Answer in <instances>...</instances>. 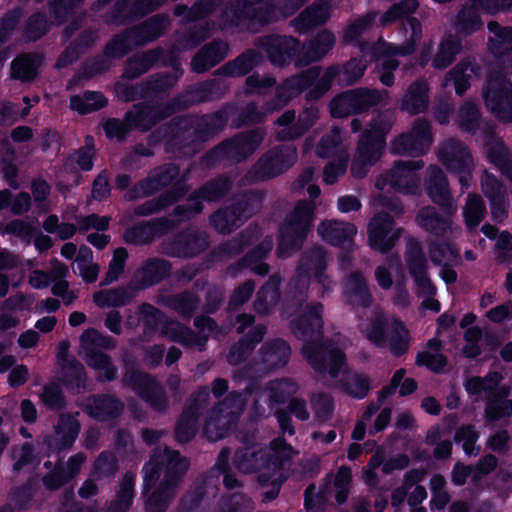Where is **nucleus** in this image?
<instances>
[{
    "instance_id": "obj_1",
    "label": "nucleus",
    "mask_w": 512,
    "mask_h": 512,
    "mask_svg": "<svg viewBox=\"0 0 512 512\" xmlns=\"http://www.w3.org/2000/svg\"><path fill=\"white\" fill-rule=\"evenodd\" d=\"M322 313L323 305L312 303L292 322L294 335L304 341L302 355L325 385L336 387L340 384L351 397L363 399L371 389V379L365 374L354 372L346 373L338 380L340 374L345 372L346 359L340 348L321 342Z\"/></svg>"
},
{
    "instance_id": "obj_2",
    "label": "nucleus",
    "mask_w": 512,
    "mask_h": 512,
    "mask_svg": "<svg viewBox=\"0 0 512 512\" xmlns=\"http://www.w3.org/2000/svg\"><path fill=\"white\" fill-rule=\"evenodd\" d=\"M488 46L498 59L500 71L490 72L483 88V98L487 109L500 121H512V83L506 78L512 73V28L501 26L496 21L487 25Z\"/></svg>"
},
{
    "instance_id": "obj_3",
    "label": "nucleus",
    "mask_w": 512,
    "mask_h": 512,
    "mask_svg": "<svg viewBox=\"0 0 512 512\" xmlns=\"http://www.w3.org/2000/svg\"><path fill=\"white\" fill-rule=\"evenodd\" d=\"M189 467V460L178 451L166 446L154 449L150 460L143 467V490L147 493L159 486L148 496L145 503L146 512H165L176 495L178 485Z\"/></svg>"
},
{
    "instance_id": "obj_4",
    "label": "nucleus",
    "mask_w": 512,
    "mask_h": 512,
    "mask_svg": "<svg viewBox=\"0 0 512 512\" xmlns=\"http://www.w3.org/2000/svg\"><path fill=\"white\" fill-rule=\"evenodd\" d=\"M308 0H234L222 14V27L239 26L245 22L268 24L279 16L293 15Z\"/></svg>"
},
{
    "instance_id": "obj_5",
    "label": "nucleus",
    "mask_w": 512,
    "mask_h": 512,
    "mask_svg": "<svg viewBox=\"0 0 512 512\" xmlns=\"http://www.w3.org/2000/svg\"><path fill=\"white\" fill-rule=\"evenodd\" d=\"M293 453L290 445L277 438L267 447L251 446L237 450L233 463L243 473L257 474L258 481L264 485L271 477L282 473L283 462L290 459Z\"/></svg>"
},
{
    "instance_id": "obj_6",
    "label": "nucleus",
    "mask_w": 512,
    "mask_h": 512,
    "mask_svg": "<svg viewBox=\"0 0 512 512\" xmlns=\"http://www.w3.org/2000/svg\"><path fill=\"white\" fill-rule=\"evenodd\" d=\"M320 76V67H311L298 75L286 79L276 88L275 98L266 103L264 112H261L253 104H247L240 115L238 125L258 123L267 113H272L284 107L292 98L311 86Z\"/></svg>"
},
{
    "instance_id": "obj_7",
    "label": "nucleus",
    "mask_w": 512,
    "mask_h": 512,
    "mask_svg": "<svg viewBox=\"0 0 512 512\" xmlns=\"http://www.w3.org/2000/svg\"><path fill=\"white\" fill-rule=\"evenodd\" d=\"M313 203L302 200L287 214L279 229L277 256L287 258L298 251L312 226Z\"/></svg>"
},
{
    "instance_id": "obj_8",
    "label": "nucleus",
    "mask_w": 512,
    "mask_h": 512,
    "mask_svg": "<svg viewBox=\"0 0 512 512\" xmlns=\"http://www.w3.org/2000/svg\"><path fill=\"white\" fill-rule=\"evenodd\" d=\"M79 355L85 363L96 371L99 381H112L117 377V368L110 356L103 350L114 349L116 341L94 328L86 329L79 338Z\"/></svg>"
},
{
    "instance_id": "obj_9",
    "label": "nucleus",
    "mask_w": 512,
    "mask_h": 512,
    "mask_svg": "<svg viewBox=\"0 0 512 512\" xmlns=\"http://www.w3.org/2000/svg\"><path fill=\"white\" fill-rule=\"evenodd\" d=\"M194 326L197 333L180 322L169 321L162 326L161 335L187 348L203 351L210 336L217 338L226 334V330L219 327L210 317H196Z\"/></svg>"
},
{
    "instance_id": "obj_10",
    "label": "nucleus",
    "mask_w": 512,
    "mask_h": 512,
    "mask_svg": "<svg viewBox=\"0 0 512 512\" xmlns=\"http://www.w3.org/2000/svg\"><path fill=\"white\" fill-rule=\"evenodd\" d=\"M246 396L232 391L219 401L210 411L204 426V433L211 441L223 438L239 417L246 406Z\"/></svg>"
},
{
    "instance_id": "obj_11",
    "label": "nucleus",
    "mask_w": 512,
    "mask_h": 512,
    "mask_svg": "<svg viewBox=\"0 0 512 512\" xmlns=\"http://www.w3.org/2000/svg\"><path fill=\"white\" fill-rule=\"evenodd\" d=\"M423 167L422 160L396 161L389 170L377 177L375 186L383 190L389 185L397 192L415 194L420 187L417 171Z\"/></svg>"
},
{
    "instance_id": "obj_12",
    "label": "nucleus",
    "mask_w": 512,
    "mask_h": 512,
    "mask_svg": "<svg viewBox=\"0 0 512 512\" xmlns=\"http://www.w3.org/2000/svg\"><path fill=\"white\" fill-rule=\"evenodd\" d=\"M437 157L448 171L458 176L464 193L470 185L474 168L471 153L466 145L454 139L444 141L437 149Z\"/></svg>"
},
{
    "instance_id": "obj_13",
    "label": "nucleus",
    "mask_w": 512,
    "mask_h": 512,
    "mask_svg": "<svg viewBox=\"0 0 512 512\" xmlns=\"http://www.w3.org/2000/svg\"><path fill=\"white\" fill-rule=\"evenodd\" d=\"M122 382L155 411L164 413L169 408V400L163 386L152 375L130 369L125 372Z\"/></svg>"
},
{
    "instance_id": "obj_14",
    "label": "nucleus",
    "mask_w": 512,
    "mask_h": 512,
    "mask_svg": "<svg viewBox=\"0 0 512 512\" xmlns=\"http://www.w3.org/2000/svg\"><path fill=\"white\" fill-rule=\"evenodd\" d=\"M329 257L322 247H313L301 257L296 274L289 284V294L298 302L306 299L310 272L314 275L326 269Z\"/></svg>"
},
{
    "instance_id": "obj_15",
    "label": "nucleus",
    "mask_w": 512,
    "mask_h": 512,
    "mask_svg": "<svg viewBox=\"0 0 512 512\" xmlns=\"http://www.w3.org/2000/svg\"><path fill=\"white\" fill-rule=\"evenodd\" d=\"M296 160L297 150L294 145H279L263 154L253 166L251 173L257 180L270 179L287 171Z\"/></svg>"
},
{
    "instance_id": "obj_16",
    "label": "nucleus",
    "mask_w": 512,
    "mask_h": 512,
    "mask_svg": "<svg viewBox=\"0 0 512 512\" xmlns=\"http://www.w3.org/2000/svg\"><path fill=\"white\" fill-rule=\"evenodd\" d=\"M405 260L417 296H434L437 289L427 274L428 264L422 252L421 244L413 238L407 239Z\"/></svg>"
},
{
    "instance_id": "obj_17",
    "label": "nucleus",
    "mask_w": 512,
    "mask_h": 512,
    "mask_svg": "<svg viewBox=\"0 0 512 512\" xmlns=\"http://www.w3.org/2000/svg\"><path fill=\"white\" fill-rule=\"evenodd\" d=\"M406 40L401 45L379 41L376 47L367 43L360 45L363 56L371 54V59L380 55H410L412 54L422 39V25L415 17L407 19L406 26L404 27Z\"/></svg>"
},
{
    "instance_id": "obj_18",
    "label": "nucleus",
    "mask_w": 512,
    "mask_h": 512,
    "mask_svg": "<svg viewBox=\"0 0 512 512\" xmlns=\"http://www.w3.org/2000/svg\"><path fill=\"white\" fill-rule=\"evenodd\" d=\"M431 144L430 124L418 118L414 121L409 133L402 134L391 141L390 150L393 154L419 156L426 153Z\"/></svg>"
},
{
    "instance_id": "obj_19",
    "label": "nucleus",
    "mask_w": 512,
    "mask_h": 512,
    "mask_svg": "<svg viewBox=\"0 0 512 512\" xmlns=\"http://www.w3.org/2000/svg\"><path fill=\"white\" fill-rule=\"evenodd\" d=\"M298 391V384L289 378H281L269 381L264 387L256 389L254 393V413L264 417L268 413L263 403H267L269 411L277 404L285 402L287 398Z\"/></svg>"
},
{
    "instance_id": "obj_20",
    "label": "nucleus",
    "mask_w": 512,
    "mask_h": 512,
    "mask_svg": "<svg viewBox=\"0 0 512 512\" xmlns=\"http://www.w3.org/2000/svg\"><path fill=\"white\" fill-rule=\"evenodd\" d=\"M318 119L319 110L315 106L305 108L297 118L293 110H286L275 122L281 127L276 131V139L280 141L298 139L312 128Z\"/></svg>"
},
{
    "instance_id": "obj_21",
    "label": "nucleus",
    "mask_w": 512,
    "mask_h": 512,
    "mask_svg": "<svg viewBox=\"0 0 512 512\" xmlns=\"http://www.w3.org/2000/svg\"><path fill=\"white\" fill-rule=\"evenodd\" d=\"M367 233L370 247L386 253L395 246L403 229L395 227L394 220L388 213H378L369 221Z\"/></svg>"
},
{
    "instance_id": "obj_22",
    "label": "nucleus",
    "mask_w": 512,
    "mask_h": 512,
    "mask_svg": "<svg viewBox=\"0 0 512 512\" xmlns=\"http://www.w3.org/2000/svg\"><path fill=\"white\" fill-rule=\"evenodd\" d=\"M209 404V391L200 388L195 392L175 427V437L180 443L190 441L198 431V419L202 409Z\"/></svg>"
},
{
    "instance_id": "obj_23",
    "label": "nucleus",
    "mask_w": 512,
    "mask_h": 512,
    "mask_svg": "<svg viewBox=\"0 0 512 512\" xmlns=\"http://www.w3.org/2000/svg\"><path fill=\"white\" fill-rule=\"evenodd\" d=\"M263 139L264 132L261 129L239 134L217 146L213 150V155L217 159L227 158L239 162L251 155L259 147Z\"/></svg>"
},
{
    "instance_id": "obj_24",
    "label": "nucleus",
    "mask_w": 512,
    "mask_h": 512,
    "mask_svg": "<svg viewBox=\"0 0 512 512\" xmlns=\"http://www.w3.org/2000/svg\"><path fill=\"white\" fill-rule=\"evenodd\" d=\"M386 145L382 137L373 138L371 133H363L351 165V173L357 178L364 177L370 168L381 158Z\"/></svg>"
},
{
    "instance_id": "obj_25",
    "label": "nucleus",
    "mask_w": 512,
    "mask_h": 512,
    "mask_svg": "<svg viewBox=\"0 0 512 512\" xmlns=\"http://www.w3.org/2000/svg\"><path fill=\"white\" fill-rule=\"evenodd\" d=\"M229 187V182L224 178L208 182L197 193L188 199L186 205L178 206L175 209V214L179 216L178 221H182L185 218H190L191 216L201 212L203 209L201 200H217L225 195V193L229 190Z\"/></svg>"
},
{
    "instance_id": "obj_26",
    "label": "nucleus",
    "mask_w": 512,
    "mask_h": 512,
    "mask_svg": "<svg viewBox=\"0 0 512 512\" xmlns=\"http://www.w3.org/2000/svg\"><path fill=\"white\" fill-rule=\"evenodd\" d=\"M179 175V169L174 164H166L153 170L149 176L140 181L130 189L125 198L132 201L140 197H145L157 192L159 189L171 184Z\"/></svg>"
},
{
    "instance_id": "obj_27",
    "label": "nucleus",
    "mask_w": 512,
    "mask_h": 512,
    "mask_svg": "<svg viewBox=\"0 0 512 512\" xmlns=\"http://www.w3.org/2000/svg\"><path fill=\"white\" fill-rule=\"evenodd\" d=\"M257 46L267 53L273 65L284 66L290 62L298 40L291 36L269 35L260 38Z\"/></svg>"
},
{
    "instance_id": "obj_28",
    "label": "nucleus",
    "mask_w": 512,
    "mask_h": 512,
    "mask_svg": "<svg viewBox=\"0 0 512 512\" xmlns=\"http://www.w3.org/2000/svg\"><path fill=\"white\" fill-rule=\"evenodd\" d=\"M206 233L190 231L180 234L175 240L165 243L163 251L177 257H193L205 251L208 247Z\"/></svg>"
},
{
    "instance_id": "obj_29",
    "label": "nucleus",
    "mask_w": 512,
    "mask_h": 512,
    "mask_svg": "<svg viewBox=\"0 0 512 512\" xmlns=\"http://www.w3.org/2000/svg\"><path fill=\"white\" fill-rule=\"evenodd\" d=\"M166 0H122L118 2L114 9L107 15L106 21L110 24H124L128 20L143 16Z\"/></svg>"
},
{
    "instance_id": "obj_30",
    "label": "nucleus",
    "mask_w": 512,
    "mask_h": 512,
    "mask_svg": "<svg viewBox=\"0 0 512 512\" xmlns=\"http://www.w3.org/2000/svg\"><path fill=\"white\" fill-rule=\"evenodd\" d=\"M342 295L345 303L353 307H369L373 302L367 280L360 271L345 276Z\"/></svg>"
},
{
    "instance_id": "obj_31",
    "label": "nucleus",
    "mask_w": 512,
    "mask_h": 512,
    "mask_svg": "<svg viewBox=\"0 0 512 512\" xmlns=\"http://www.w3.org/2000/svg\"><path fill=\"white\" fill-rule=\"evenodd\" d=\"M332 4L329 0H316L306 7L291 21L298 33H306L310 29L325 24L331 17Z\"/></svg>"
},
{
    "instance_id": "obj_32",
    "label": "nucleus",
    "mask_w": 512,
    "mask_h": 512,
    "mask_svg": "<svg viewBox=\"0 0 512 512\" xmlns=\"http://www.w3.org/2000/svg\"><path fill=\"white\" fill-rule=\"evenodd\" d=\"M317 231L325 242L343 248H350L353 245V238L357 233L354 224L339 220L322 221Z\"/></svg>"
},
{
    "instance_id": "obj_33",
    "label": "nucleus",
    "mask_w": 512,
    "mask_h": 512,
    "mask_svg": "<svg viewBox=\"0 0 512 512\" xmlns=\"http://www.w3.org/2000/svg\"><path fill=\"white\" fill-rule=\"evenodd\" d=\"M335 43L336 37L331 31L327 29L320 31L303 46L302 52L296 60V65L301 67L311 62L320 61L332 50Z\"/></svg>"
},
{
    "instance_id": "obj_34",
    "label": "nucleus",
    "mask_w": 512,
    "mask_h": 512,
    "mask_svg": "<svg viewBox=\"0 0 512 512\" xmlns=\"http://www.w3.org/2000/svg\"><path fill=\"white\" fill-rule=\"evenodd\" d=\"M481 8L476 3L468 0L451 19V25L455 31L463 36H470L484 27L480 17Z\"/></svg>"
},
{
    "instance_id": "obj_35",
    "label": "nucleus",
    "mask_w": 512,
    "mask_h": 512,
    "mask_svg": "<svg viewBox=\"0 0 512 512\" xmlns=\"http://www.w3.org/2000/svg\"><path fill=\"white\" fill-rule=\"evenodd\" d=\"M429 106V84L424 78L411 83L402 96L400 109L410 115H417Z\"/></svg>"
},
{
    "instance_id": "obj_36",
    "label": "nucleus",
    "mask_w": 512,
    "mask_h": 512,
    "mask_svg": "<svg viewBox=\"0 0 512 512\" xmlns=\"http://www.w3.org/2000/svg\"><path fill=\"white\" fill-rule=\"evenodd\" d=\"M272 248L273 239L270 236L265 237L242 259L237 268L229 267L228 273L232 276H236L241 268H248L257 275H266L269 272V266L262 262V260L270 253Z\"/></svg>"
},
{
    "instance_id": "obj_37",
    "label": "nucleus",
    "mask_w": 512,
    "mask_h": 512,
    "mask_svg": "<svg viewBox=\"0 0 512 512\" xmlns=\"http://www.w3.org/2000/svg\"><path fill=\"white\" fill-rule=\"evenodd\" d=\"M425 187L434 203L441 206L451 205L449 183L444 172L439 167L431 165L427 168Z\"/></svg>"
},
{
    "instance_id": "obj_38",
    "label": "nucleus",
    "mask_w": 512,
    "mask_h": 512,
    "mask_svg": "<svg viewBox=\"0 0 512 512\" xmlns=\"http://www.w3.org/2000/svg\"><path fill=\"white\" fill-rule=\"evenodd\" d=\"M388 320L385 312L380 307H375L370 318L359 324L362 335L377 347H387L388 339L386 337V328Z\"/></svg>"
},
{
    "instance_id": "obj_39",
    "label": "nucleus",
    "mask_w": 512,
    "mask_h": 512,
    "mask_svg": "<svg viewBox=\"0 0 512 512\" xmlns=\"http://www.w3.org/2000/svg\"><path fill=\"white\" fill-rule=\"evenodd\" d=\"M290 356V346L284 340L278 338L265 342L259 350V360L269 370L284 367Z\"/></svg>"
},
{
    "instance_id": "obj_40",
    "label": "nucleus",
    "mask_w": 512,
    "mask_h": 512,
    "mask_svg": "<svg viewBox=\"0 0 512 512\" xmlns=\"http://www.w3.org/2000/svg\"><path fill=\"white\" fill-rule=\"evenodd\" d=\"M169 18L166 15H156L140 25L128 30V37L135 45H144L158 38L169 26Z\"/></svg>"
},
{
    "instance_id": "obj_41",
    "label": "nucleus",
    "mask_w": 512,
    "mask_h": 512,
    "mask_svg": "<svg viewBox=\"0 0 512 512\" xmlns=\"http://www.w3.org/2000/svg\"><path fill=\"white\" fill-rule=\"evenodd\" d=\"M124 410V404L111 395H97L88 398L86 411L99 420L105 421L118 417Z\"/></svg>"
},
{
    "instance_id": "obj_42",
    "label": "nucleus",
    "mask_w": 512,
    "mask_h": 512,
    "mask_svg": "<svg viewBox=\"0 0 512 512\" xmlns=\"http://www.w3.org/2000/svg\"><path fill=\"white\" fill-rule=\"evenodd\" d=\"M136 475L127 472L119 481L114 498L107 503L104 512H128L132 507L135 496Z\"/></svg>"
},
{
    "instance_id": "obj_43",
    "label": "nucleus",
    "mask_w": 512,
    "mask_h": 512,
    "mask_svg": "<svg viewBox=\"0 0 512 512\" xmlns=\"http://www.w3.org/2000/svg\"><path fill=\"white\" fill-rule=\"evenodd\" d=\"M229 47L223 41H213L205 45L194 56L191 62L192 70L203 73L222 61L228 54Z\"/></svg>"
},
{
    "instance_id": "obj_44",
    "label": "nucleus",
    "mask_w": 512,
    "mask_h": 512,
    "mask_svg": "<svg viewBox=\"0 0 512 512\" xmlns=\"http://www.w3.org/2000/svg\"><path fill=\"white\" fill-rule=\"evenodd\" d=\"M267 328L263 324L254 326L237 344L233 345L227 355V361L232 365H237L244 361L252 352L254 347L260 343Z\"/></svg>"
},
{
    "instance_id": "obj_45",
    "label": "nucleus",
    "mask_w": 512,
    "mask_h": 512,
    "mask_svg": "<svg viewBox=\"0 0 512 512\" xmlns=\"http://www.w3.org/2000/svg\"><path fill=\"white\" fill-rule=\"evenodd\" d=\"M461 50V39L450 32L445 33L441 37L437 51L431 59L432 66L439 70L445 69L455 61L456 56L461 52Z\"/></svg>"
},
{
    "instance_id": "obj_46",
    "label": "nucleus",
    "mask_w": 512,
    "mask_h": 512,
    "mask_svg": "<svg viewBox=\"0 0 512 512\" xmlns=\"http://www.w3.org/2000/svg\"><path fill=\"white\" fill-rule=\"evenodd\" d=\"M281 280L278 274H273L257 292L254 310L258 314H268L275 307L280 297Z\"/></svg>"
},
{
    "instance_id": "obj_47",
    "label": "nucleus",
    "mask_w": 512,
    "mask_h": 512,
    "mask_svg": "<svg viewBox=\"0 0 512 512\" xmlns=\"http://www.w3.org/2000/svg\"><path fill=\"white\" fill-rule=\"evenodd\" d=\"M416 222L421 228L437 236H444L452 231L450 221L441 217L431 206L419 210Z\"/></svg>"
},
{
    "instance_id": "obj_48",
    "label": "nucleus",
    "mask_w": 512,
    "mask_h": 512,
    "mask_svg": "<svg viewBox=\"0 0 512 512\" xmlns=\"http://www.w3.org/2000/svg\"><path fill=\"white\" fill-rule=\"evenodd\" d=\"M164 117L159 109L147 104L135 105L134 109L126 114L129 125L146 131Z\"/></svg>"
},
{
    "instance_id": "obj_49",
    "label": "nucleus",
    "mask_w": 512,
    "mask_h": 512,
    "mask_svg": "<svg viewBox=\"0 0 512 512\" xmlns=\"http://www.w3.org/2000/svg\"><path fill=\"white\" fill-rule=\"evenodd\" d=\"M316 153L322 158L348 156L346 146L343 144L342 131L338 127H333L324 134L316 147Z\"/></svg>"
},
{
    "instance_id": "obj_50",
    "label": "nucleus",
    "mask_w": 512,
    "mask_h": 512,
    "mask_svg": "<svg viewBox=\"0 0 512 512\" xmlns=\"http://www.w3.org/2000/svg\"><path fill=\"white\" fill-rule=\"evenodd\" d=\"M262 61V56L255 50H248L238 56L235 60L227 62L221 67L224 75L230 77H239L250 72Z\"/></svg>"
},
{
    "instance_id": "obj_51",
    "label": "nucleus",
    "mask_w": 512,
    "mask_h": 512,
    "mask_svg": "<svg viewBox=\"0 0 512 512\" xmlns=\"http://www.w3.org/2000/svg\"><path fill=\"white\" fill-rule=\"evenodd\" d=\"M245 212V209L242 207H227L217 211L211 217V223L218 232L223 234L230 233L240 225L242 218L247 216Z\"/></svg>"
},
{
    "instance_id": "obj_52",
    "label": "nucleus",
    "mask_w": 512,
    "mask_h": 512,
    "mask_svg": "<svg viewBox=\"0 0 512 512\" xmlns=\"http://www.w3.org/2000/svg\"><path fill=\"white\" fill-rule=\"evenodd\" d=\"M352 482V473L350 468L341 466L333 480V483H326L323 487L329 495L333 496L338 504H343L348 499Z\"/></svg>"
},
{
    "instance_id": "obj_53",
    "label": "nucleus",
    "mask_w": 512,
    "mask_h": 512,
    "mask_svg": "<svg viewBox=\"0 0 512 512\" xmlns=\"http://www.w3.org/2000/svg\"><path fill=\"white\" fill-rule=\"evenodd\" d=\"M474 72V66L469 61H461L445 75L442 85L445 88L452 83L456 93L461 95L470 86Z\"/></svg>"
},
{
    "instance_id": "obj_54",
    "label": "nucleus",
    "mask_w": 512,
    "mask_h": 512,
    "mask_svg": "<svg viewBox=\"0 0 512 512\" xmlns=\"http://www.w3.org/2000/svg\"><path fill=\"white\" fill-rule=\"evenodd\" d=\"M386 337L388 339L387 346L394 356L398 357L407 352L410 340L409 332L401 320H392Z\"/></svg>"
},
{
    "instance_id": "obj_55",
    "label": "nucleus",
    "mask_w": 512,
    "mask_h": 512,
    "mask_svg": "<svg viewBox=\"0 0 512 512\" xmlns=\"http://www.w3.org/2000/svg\"><path fill=\"white\" fill-rule=\"evenodd\" d=\"M169 268V263L163 259H149L142 264L137 277L143 286H151L161 281L169 273Z\"/></svg>"
},
{
    "instance_id": "obj_56",
    "label": "nucleus",
    "mask_w": 512,
    "mask_h": 512,
    "mask_svg": "<svg viewBox=\"0 0 512 512\" xmlns=\"http://www.w3.org/2000/svg\"><path fill=\"white\" fill-rule=\"evenodd\" d=\"M133 297L131 289L116 288L95 292L93 301L99 308L120 307L128 304Z\"/></svg>"
},
{
    "instance_id": "obj_57",
    "label": "nucleus",
    "mask_w": 512,
    "mask_h": 512,
    "mask_svg": "<svg viewBox=\"0 0 512 512\" xmlns=\"http://www.w3.org/2000/svg\"><path fill=\"white\" fill-rule=\"evenodd\" d=\"M487 213L482 197L469 193L463 207V218L468 230H474L482 222Z\"/></svg>"
},
{
    "instance_id": "obj_58",
    "label": "nucleus",
    "mask_w": 512,
    "mask_h": 512,
    "mask_svg": "<svg viewBox=\"0 0 512 512\" xmlns=\"http://www.w3.org/2000/svg\"><path fill=\"white\" fill-rule=\"evenodd\" d=\"M161 226H165L168 228L171 226L169 221L159 220L152 222H141L131 229L127 230L125 233V238L127 241L143 244L151 241L156 234L161 231Z\"/></svg>"
},
{
    "instance_id": "obj_59",
    "label": "nucleus",
    "mask_w": 512,
    "mask_h": 512,
    "mask_svg": "<svg viewBox=\"0 0 512 512\" xmlns=\"http://www.w3.org/2000/svg\"><path fill=\"white\" fill-rule=\"evenodd\" d=\"M80 431V424L70 414H61L55 427L56 440L61 448L70 447Z\"/></svg>"
},
{
    "instance_id": "obj_60",
    "label": "nucleus",
    "mask_w": 512,
    "mask_h": 512,
    "mask_svg": "<svg viewBox=\"0 0 512 512\" xmlns=\"http://www.w3.org/2000/svg\"><path fill=\"white\" fill-rule=\"evenodd\" d=\"M211 30L212 26L208 22L196 23L177 38L174 47L177 51L193 49L209 37Z\"/></svg>"
},
{
    "instance_id": "obj_61",
    "label": "nucleus",
    "mask_w": 512,
    "mask_h": 512,
    "mask_svg": "<svg viewBox=\"0 0 512 512\" xmlns=\"http://www.w3.org/2000/svg\"><path fill=\"white\" fill-rule=\"evenodd\" d=\"M485 149L489 160L501 171H507L512 167V155L502 140L492 136L489 137Z\"/></svg>"
},
{
    "instance_id": "obj_62",
    "label": "nucleus",
    "mask_w": 512,
    "mask_h": 512,
    "mask_svg": "<svg viewBox=\"0 0 512 512\" xmlns=\"http://www.w3.org/2000/svg\"><path fill=\"white\" fill-rule=\"evenodd\" d=\"M428 350L417 355L416 363L438 372L446 365V358L440 353L442 343L437 339L429 340Z\"/></svg>"
},
{
    "instance_id": "obj_63",
    "label": "nucleus",
    "mask_w": 512,
    "mask_h": 512,
    "mask_svg": "<svg viewBox=\"0 0 512 512\" xmlns=\"http://www.w3.org/2000/svg\"><path fill=\"white\" fill-rule=\"evenodd\" d=\"M167 307L182 316L190 317L199 305V299L190 292L169 295L164 298Z\"/></svg>"
},
{
    "instance_id": "obj_64",
    "label": "nucleus",
    "mask_w": 512,
    "mask_h": 512,
    "mask_svg": "<svg viewBox=\"0 0 512 512\" xmlns=\"http://www.w3.org/2000/svg\"><path fill=\"white\" fill-rule=\"evenodd\" d=\"M429 256L435 265L443 267L453 266L460 262V255L458 250L447 243H430Z\"/></svg>"
}]
</instances>
